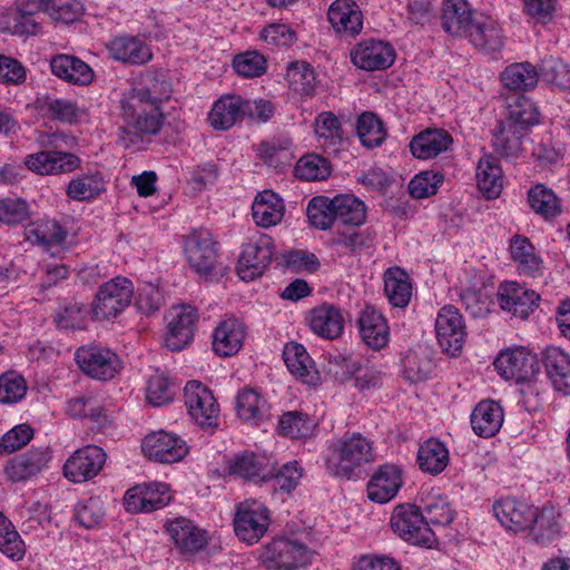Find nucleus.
Returning <instances> with one entry per match:
<instances>
[{
  "instance_id": "obj_1",
  "label": "nucleus",
  "mask_w": 570,
  "mask_h": 570,
  "mask_svg": "<svg viewBox=\"0 0 570 570\" xmlns=\"http://www.w3.org/2000/svg\"><path fill=\"white\" fill-rule=\"evenodd\" d=\"M373 460L372 443L361 433H353L334 444L325 466L333 476L351 479L356 474V470Z\"/></svg>"
},
{
  "instance_id": "obj_2",
  "label": "nucleus",
  "mask_w": 570,
  "mask_h": 570,
  "mask_svg": "<svg viewBox=\"0 0 570 570\" xmlns=\"http://www.w3.org/2000/svg\"><path fill=\"white\" fill-rule=\"evenodd\" d=\"M121 117L126 126L119 128L118 141L128 148L136 142L138 138L146 135H157L164 122V115L159 106H147L137 104L134 108L128 107V100L121 99Z\"/></svg>"
},
{
  "instance_id": "obj_3",
  "label": "nucleus",
  "mask_w": 570,
  "mask_h": 570,
  "mask_svg": "<svg viewBox=\"0 0 570 570\" xmlns=\"http://www.w3.org/2000/svg\"><path fill=\"white\" fill-rule=\"evenodd\" d=\"M392 530L404 541L419 547L432 548L436 538L426 520L414 504L397 505L391 517Z\"/></svg>"
},
{
  "instance_id": "obj_4",
  "label": "nucleus",
  "mask_w": 570,
  "mask_h": 570,
  "mask_svg": "<svg viewBox=\"0 0 570 570\" xmlns=\"http://www.w3.org/2000/svg\"><path fill=\"white\" fill-rule=\"evenodd\" d=\"M134 292L132 282L126 277L117 276L104 283L92 303V317L95 320L117 317L131 303Z\"/></svg>"
},
{
  "instance_id": "obj_5",
  "label": "nucleus",
  "mask_w": 570,
  "mask_h": 570,
  "mask_svg": "<svg viewBox=\"0 0 570 570\" xmlns=\"http://www.w3.org/2000/svg\"><path fill=\"white\" fill-rule=\"evenodd\" d=\"M312 554L304 543L278 538L265 546L261 560L268 570H295L309 563Z\"/></svg>"
},
{
  "instance_id": "obj_6",
  "label": "nucleus",
  "mask_w": 570,
  "mask_h": 570,
  "mask_svg": "<svg viewBox=\"0 0 570 570\" xmlns=\"http://www.w3.org/2000/svg\"><path fill=\"white\" fill-rule=\"evenodd\" d=\"M75 360L85 375L102 382L115 379L122 368L120 357L101 346H81L76 351Z\"/></svg>"
},
{
  "instance_id": "obj_7",
  "label": "nucleus",
  "mask_w": 570,
  "mask_h": 570,
  "mask_svg": "<svg viewBox=\"0 0 570 570\" xmlns=\"http://www.w3.org/2000/svg\"><path fill=\"white\" fill-rule=\"evenodd\" d=\"M184 397L190 417L203 430L213 431L217 426L219 406L212 391L198 381H189Z\"/></svg>"
},
{
  "instance_id": "obj_8",
  "label": "nucleus",
  "mask_w": 570,
  "mask_h": 570,
  "mask_svg": "<svg viewBox=\"0 0 570 570\" xmlns=\"http://www.w3.org/2000/svg\"><path fill=\"white\" fill-rule=\"evenodd\" d=\"M274 255V242L266 234H261L256 239L244 245L237 263V274L250 282L261 277L271 264Z\"/></svg>"
},
{
  "instance_id": "obj_9",
  "label": "nucleus",
  "mask_w": 570,
  "mask_h": 570,
  "mask_svg": "<svg viewBox=\"0 0 570 570\" xmlns=\"http://www.w3.org/2000/svg\"><path fill=\"white\" fill-rule=\"evenodd\" d=\"M494 366L503 379L514 380L517 383L530 381L540 372L537 355L524 347L501 352Z\"/></svg>"
},
{
  "instance_id": "obj_10",
  "label": "nucleus",
  "mask_w": 570,
  "mask_h": 570,
  "mask_svg": "<svg viewBox=\"0 0 570 570\" xmlns=\"http://www.w3.org/2000/svg\"><path fill=\"white\" fill-rule=\"evenodd\" d=\"M436 340L442 351L458 356L466 337L465 324L459 309L446 305L440 309L435 320Z\"/></svg>"
},
{
  "instance_id": "obj_11",
  "label": "nucleus",
  "mask_w": 570,
  "mask_h": 570,
  "mask_svg": "<svg viewBox=\"0 0 570 570\" xmlns=\"http://www.w3.org/2000/svg\"><path fill=\"white\" fill-rule=\"evenodd\" d=\"M141 450L149 460L160 463L178 462L188 453V446L180 436L164 430L146 435Z\"/></svg>"
},
{
  "instance_id": "obj_12",
  "label": "nucleus",
  "mask_w": 570,
  "mask_h": 570,
  "mask_svg": "<svg viewBox=\"0 0 570 570\" xmlns=\"http://www.w3.org/2000/svg\"><path fill=\"white\" fill-rule=\"evenodd\" d=\"M171 94V85L166 75L156 70H147L139 77L138 83L131 92L122 99L128 100V109L137 104L159 106Z\"/></svg>"
},
{
  "instance_id": "obj_13",
  "label": "nucleus",
  "mask_w": 570,
  "mask_h": 570,
  "mask_svg": "<svg viewBox=\"0 0 570 570\" xmlns=\"http://www.w3.org/2000/svg\"><path fill=\"white\" fill-rule=\"evenodd\" d=\"M185 254L197 274L210 275L217 263V248L212 233L200 229L188 235L185 240Z\"/></svg>"
},
{
  "instance_id": "obj_14",
  "label": "nucleus",
  "mask_w": 570,
  "mask_h": 570,
  "mask_svg": "<svg viewBox=\"0 0 570 570\" xmlns=\"http://www.w3.org/2000/svg\"><path fill=\"white\" fill-rule=\"evenodd\" d=\"M167 321L165 344L170 351H181L194 338L198 321L197 309L193 306L174 307L168 314Z\"/></svg>"
},
{
  "instance_id": "obj_15",
  "label": "nucleus",
  "mask_w": 570,
  "mask_h": 570,
  "mask_svg": "<svg viewBox=\"0 0 570 570\" xmlns=\"http://www.w3.org/2000/svg\"><path fill=\"white\" fill-rule=\"evenodd\" d=\"M106 462L105 451L97 445H87L77 450L65 463V476L80 483L95 478Z\"/></svg>"
},
{
  "instance_id": "obj_16",
  "label": "nucleus",
  "mask_w": 570,
  "mask_h": 570,
  "mask_svg": "<svg viewBox=\"0 0 570 570\" xmlns=\"http://www.w3.org/2000/svg\"><path fill=\"white\" fill-rule=\"evenodd\" d=\"M24 164L39 175H63L80 168L81 159L72 153L51 149L27 156Z\"/></svg>"
},
{
  "instance_id": "obj_17",
  "label": "nucleus",
  "mask_w": 570,
  "mask_h": 570,
  "mask_svg": "<svg viewBox=\"0 0 570 570\" xmlns=\"http://www.w3.org/2000/svg\"><path fill=\"white\" fill-rule=\"evenodd\" d=\"M48 448H31L7 461L3 472L11 482H22L39 474L50 461Z\"/></svg>"
},
{
  "instance_id": "obj_18",
  "label": "nucleus",
  "mask_w": 570,
  "mask_h": 570,
  "mask_svg": "<svg viewBox=\"0 0 570 570\" xmlns=\"http://www.w3.org/2000/svg\"><path fill=\"white\" fill-rule=\"evenodd\" d=\"M353 63L364 70H382L389 68L395 59L393 47L381 40H364L351 51Z\"/></svg>"
},
{
  "instance_id": "obj_19",
  "label": "nucleus",
  "mask_w": 570,
  "mask_h": 570,
  "mask_svg": "<svg viewBox=\"0 0 570 570\" xmlns=\"http://www.w3.org/2000/svg\"><path fill=\"white\" fill-rule=\"evenodd\" d=\"M497 296L502 309L521 318L529 316L540 298L535 292L527 289L515 282L501 284Z\"/></svg>"
},
{
  "instance_id": "obj_20",
  "label": "nucleus",
  "mask_w": 570,
  "mask_h": 570,
  "mask_svg": "<svg viewBox=\"0 0 570 570\" xmlns=\"http://www.w3.org/2000/svg\"><path fill=\"white\" fill-rule=\"evenodd\" d=\"M402 487V471L395 464L380 465L367 483V498L376 503L392 500Z\"/></svg>"
},
{
  "instance_id": "obj_21",
  "label": "nucleus",
  "mask_w": 570,
  "mask_h": 570,
  "mask_svg": "<svg viewBox=\"0 0 570 570\" xmlns=\"http://www.w3.org/2000/svg\"><path fill=\"white\" fill-rule=\"evenodd\" d=\"M453 144V138L445 129L426 128L413 136L409 148L417 159H431L446 151Z\"/></svg>"
},
{
  "instance_id": "obj_22",
  "label": "nucleus",
  "mask_w": 570,
  "mask_h": 570,
  "mask_svg": "<svg viewBox=\"0 0 570 570\" xmlns=\"http://www.w3.org/2000/svg\"><path fill=\"white\" fill-rule=\"evenodd\" d=\"M333 29L346 37H355L363 27L362 12L352 0H335L327 12Z\"/></svg>"
},
{
  "instance_id": "obj_23",
  "label": "nucleus",
  "mask_w": 570,
  "mask_h": 570,
  "mask_svg": "<svg viewBox=\"0 0 570 570\" xmlns=\"http://www.w3.org/2000/svg\"><path fill=\"white\" fill-rule=\"evenodd\" d=\"M465 38L476 48L487 52L499 51L503 47L502 31L494 19L476 13Z\"/></svg>"
},
{
  "instance_id": "obj_24",
  "label": "nucleus",
  "mask_w": 570,
  "mask_h": 570,
  "mask_svg": "<svg viewBox=\"0 0 570 570\" xmlns=\"http://www.w3.org/2000/svg\"><path fill=\"white\" fill-rule=\"evenodd\" d=\"M534 508L514 499H502L493 504L498 521L508 530L519 532L528 529L533 519Z\"/></svg>"
},
{
  "instance_id": "obj_25",
  "label": "nucleus",
  "mask_w": 570,
  "mask_h": 570,
  "mask_svg": "<svg viewBox=\"0 0 570 570\" xmlns=\"http://www.w3.org/2000/svg\"><path fill=\"white\" fill-rule=\"evenodd\" d=\"M52 73L73 85L88 86L94 81L91 67L76 56L59 53L50 59Z\"/></svg>"
},
{
  "instance_id": "obj_26",
  "label": "nucleus",
  "mask_w": 570,
  "mask_h": 570,
  "mask_svg": "<svg viewBox=\"0 0 570 570\" xmlns=\"http://www.w3.org/2000/svg\"><path fill=\"white\" fill-rule=\"evenodd\" d=\"M542 363L553 387L570 395V354L556 346H548L542 352Z\"/></svg>"
},
{
  "instance_id": "obj_27",
  "label": "nucleus",
  "mask_w": 570,
  "mask_h": 570,
  "mask_svg": "<svg viewBox=\"0 0 570 570\" xmlns=\"http://www.w3.org/2000/svg\"><path fill=\"white\" fill-rule=\"evenodd\" d=\"M245 325L237 318L222 321L213 333V350L224 357L235 355L242 347L245 338Z\"/></svg>"
},
{
  "instance_id": "obj_28",
  "label": "nucleus",
  "mask_w": 570,
  "mask_h": 570,
  "mask_svg": "<svg viewBox=\"0 0 570 570\" xmlns=\"http://www.w3.org/2000/svg\"><path fill=\"white\" fill-rule=\"evenodd\" d=\"M476 13L466 0H445L441 17L442 28L452 36L465 38Z\"/></svg>"
},
{
  "instance_id": "obj_29",
  "label": "nucleus",
  "mask_w": 570,
  "mask_h": 570,
  "mask_svg": "<svg viewBox=\"0 0 570 570\" xmlns=\"http://www.w3.org/2000/svg\"><path fill=\"white\" fill-rule=\"evenodd\" d=\"M358 330L364 343L373 350L384 347L389 341V327L383 315L367 306L358 318Z\"/></svg>"
},
{
  "instance_id": "obj_30",
  "label": "nucleus",
  "mask_w": 570,
  "mask_h": 570,
  "mask_svg": "<svg viewBox=\"0 0 570 570\" xmlns=\"http://www.w3.org/2000/svg\"><path fill=\"white\" fill-rule=\"evenodd\" d=\"M284 212L283 199L272 190L259 193L252 205L253 219L258 226L264 228L281 223Z\"/></svg>"
},
{
  "instance_id": "obj_31",
  "label": "nucleus",
  "mask_w": 570,
  "mask_h": 570,
  "mask_svg": "<svg viewBox=\"0 0 570 570\" xmlns=\"http://www.w3.org/2000/svg\"><path fill=\"white\" fill-rule=\"evenodd\" d=\"M243 119L242 97L237 95L223 96L208 114V122L215 130H228Z\"/></svg>"
},
{
  "instance_id": "obj_32",
  "label": "nucleus",
  "mask_w": 570,
  "mask_h": 570,
  "mask_svg": "<svg viewBox=\"0 0 570 570\" xmlns=\"http://www.w3.org/2000/svg\"><path fill=\"white\" fill-rule=\"evenodd\" d=\"M267 525L268 517L263 511L238 510L234 519L236 535L248 544L256 543L266 532Z\"/></svg>"
},
{
  "instance_id": "obj_33",
  "label": "nucleus",
  "mask_w": 570,
  "mask_h": 570,
  "mask_svg": "<svg viewBox=\"0 0 570 570\" xmlns=\"http://www.w3.org/2000/svg\"><path fill=\"white\" fill-rule=\"evenodd\" d=\"M503 422V410L494 401H482L471 414V425L475 434L482 438L493 436Z\"/></svg>"
},
{
  "instance_id": "obj_34",
  "label": "nucleus",
  "mask_w": 570,
  "mask_h": 570,
  "mask_svg": "<svg viewBox=\"0 0 570 570\" xmlns=\"http://www.w3.org/2000/svg\"><path fill=\"white\" fill-rule=\"evenodd\" d=\"M283 358L289 372L304 383L309 385L317 383L318 373L314 370L313 361L302 344L287 343L283 351Z\"/></svg>"
},
{
  "instance_id": "obj_35",
  "label": "nucleus",
  "mask_w": 570,
  "mask_h": 570,
  "mask_svg": "<svg viewBox=\"0 0 570 570\" xmlns=\"http://www.w3.org/2000/svg\"><path fill=\"white\" fill-rule=\"evenodd\" d=\"M309 326L318 336L333 340L343 331V316L334 305L323 304L311 311Z\"/></svg>"
},
{
  "instance_id": "obj_36",
  "label": "nucleus",
  "mask_w": 570,
  "mask_h": 570,
  "mask_svg": "<svg viewBox=\"0 0 570 570\" xmlns=\"http://www.w3.org/2000/svg\"><path fill=\"white\" fill-rule=\"evenodd\" d=\"M109 52L116 60L129 65H142L151 59L149 47L137 37H117L110 41Z\"/></svg>"
},
{
  "instance_id": "obj_37",
  "label": "nucleus",
  "mask_w": 570,
  "mask_h": 570,
  "mask_svg": "<svg viewBox=\"0 0 570 570\" xmlns=\"http://www.w3.org/2000/svg\"><path fill=\"white\" fill-rule=\"evenodd\" d=\"M476 184L480 191L489 199L500 196L503 187L502 168L495 157H482L476 167Z\"/></svg>"
},
{
  "instance_id": "obj_38",
  "label": "nucleus",
  "mask_w": 570,
  "mask_h": 570,
  "mask_svg": "<svg viewBox=\"0 0 570 570\" xmlns=\"http://www.w3.org/2000/svg\"><path fill=\"white\" fill-rule=\"evenodd\" d=\"M510 250L520 273L529 277L542 275V259L535 254L534 246L527 237L515 235L511 240Z\"/></svg>"
},
{
  "instance_id": "obj_39",
  "label": "nucleus",
  "mask_w": 570,
  "mask_h": 570,
  "mask_svg": "<svg viewBox=\"0 0 570 570\" xmlns=\"http://www.w3.org/2000/svg\"><path fill=\"white\" fill-rule=\"evenodd\" d=\"M167 531L175 544L184 551L195 552L206 544L205 533L188 519L170 521Z\"/></svg>"
},
{
  "instance_id": "obj_40",
  "label": "nucleus",
  "mask_w": 570,
  "mask_h": 570,
  "mask_svg": "<svg viewBox=\"0 0 570 570\" xmlns=\"http://www.w3.org/2000/svg\"><path fill=\"white\" fill-rule=\"evenodd\" d=\"M230 473L237 474L245 480L253 482L269 481V475L273 474V466L267 458L258 456L256 454H243L237 456L229 464Z\"/></svg>"
},
{
  "instance_id": "obj_41",
  "label": "nucleus",
  "mask_w": 570,
  "mask_h": 570,
  "mask_svg": "<svg viewBox=\"0 0 570 570\" xmlns=\"http://www.w3.org/2000/svg\"><path fill=\"white\" fill-rule=\"evenodd\" d=\"M105 191V180L99 171L75 176L66 186V195L75 202H89Z\"/></svg>"
},
{
  "instance_id": "obj_42",
  "label": "nucleus",
  "mask_w": 570,
  "mask_h": 570,
  "mask_svg": "<svg viewBox=\"0 0 570 570\" xmlns=\"http://www.w3.org/2000/svg\"><path fill=\"white\" fill-rule=\"evenodd\" d=\"M384 292L395 307H405L412 296V284L405 271L400 267L387 268L384 273Z\"/></svg>"
},
{
  "instance_id": "obj_43",
  "label": "nucleus",
  "mask_w": 570,
  "mask_h": 570,
  "mask_svg": "<svg viewBox=\"0 0 570 570\" xmlns=\"http://www.w3.org/2000/svg\"><path fill=\"white\" fill-rule=\"evenodd\" d=\"M417 464L423 472L436 475L448 466L449 451L441 441L431 438L420 445Z\"/></svg>"
},
{
  "instance_id": "obj_44",
  "label": "nucleus",
  "mask_w": 570,
  "mask_h": 570,
  "mask_svg": "<svg viewBox=\"0 0 570 570\" xmlns=\"http://www.w3.org/2000/svg\"><path fill=\"white\" fill-rule=\"evenodd\" d=\"M558 513L552 505H544L540 512L533 510V519L528 529L531 538L541 544L554 540L559 534Z\"/></svg>"
},
{
  "instance_id": "obj_45",
  "label": "nucleus",
  "mask_w": 570,
  "mask_h": 570,
  "mask_svg": "<svg viewBox=\"0 0 570 570\" xmlns=\"http://www.w3.org/2000/svg\"><path fill=\"white\" fill-rule=\"evenodd\" d=\"M334 216L343 225L360 226L366 219V208L354 195L343 194L333 197Z\"/></svg>"
},
{
  "instance_id": "obj_46",
  "label": "nucleus",
  "mask_w": 570,
  "mask_h": 570,
  "mask_svg": "<svg viewBox=\"0 0 570 570\" xmlns=\"http://www.w3.org/2000/svg\"><path fill=\"white\" fill-rule=\"evenodd\" d=\"M317 424L306 413L289 411L284 413L278 421L279 434L289 439H302L313 435Z\"/></svg>"
},
{
  "instance_id": "obj_47",
  "label": "nucleus",
  "mask_w": 570,
  "mask_h": 570,
  "mask_svg": "<svg viewBox=\"0 0 570 570\" xmlns=\"http://www.w3.org/2000/svg\"><path fill=\"white\" fill-rule=\"evenodd\" d=\"M503 85L512 90H530L538 83V72L530 62L513 63L501 75Z\"/></svg>"
},
{
  "instance_id": "obj_48",
  "label": "nucleus",
  "mask_w": 570,
  "mask_h": 570,
  "mask_svg": "<svg viewBox=\"0 0 570 570\" xmlns=\"http://www.w3.org/2000/svg\"><path fill=\"white\" fill-rule=\"evenodd\" d=\"M37 108L51 120L72 122L78 118L77 104L68 99H59L46 95L37 99Z\"/></svg>"
},
{
  "instance_id": "obj_49",
  "label": "nucleus",
  "mask_w": 570,
  "mask_h": 570,
  "mask_svg": "<svg viewBox=\"0 0 570 570\" xmlns=\"http://www.w3.org/2000/svg\"><path fill=\"white\" fill-rule=\"evenodd\" d=\"M528 202L535 214L550 219L561 213V205L552 189L542 184L531 187L528 191Z\"/></svg>"
},
{
  "instance_id": "obj_50",
  "label": "nucleus",
  "mask_w": 570,
  "mask_h": 570,
  "mask_svg": "<svg viewBox=\"0 0 570 570\" xmlns=\"http://www.w3.org/2000/svg\"><path fill=\"white\" fill-rule=\"evenodd\" d=\"M356 132L362 145L367 148L380 146L386 138L382 120L371 111H365L357 118Z\"/></svg>"
},
{
  "instance_id": "obj_51",
  "label": "nucleus",
  "mask_w": 570,
  "mask_h": 570,
  "mask_svg": "<svg viewBox=\"0 0 570 570\" xmlns=\"http://www.w3.org/2000/svg\"><path fill=\"white\" fill-rule=\"evenodd\" d=\"M315 132L323 139L325 148L333 153L338 150L343 140V131L338 118L333 112H322L315 121Z\"/></svg>"
},
{
  "instance_id": "obj_52",
  "label": "nucleus",
  "mask_w": 570,
  "mask_h": 570,
  "mask_svg": "<svg viewBox=\"0 0 570 570\" xmlns=\"http://www.w3.org/2000/svg\"><path fill=\"white\" fill-rule=\"evenodd\" d=\"M330 175V161L317 154H307L301 157L295 166V176L302 180H322Z\"/></svg>"
},
{
  "instance_id": "obj_53",
  "label": "nucleus",
  "mask_w": 570,
  "mask_h": 570,
  "mask_svg": "<svg viewBox=\"0 0 570 570\" xmlns=\"http://www.w3.org/2000/svg\"><path fill=\"white\" fill-rule=\"evenodd\" d=\"M266 402L261 395L249 387L238 392L236 397V411L244 421H256L265 413Z\"/></svg>"
},
{
  "instance_id": "obj_54",
  "label": "nucleus",
  "mask_w": 570,
  "mask_h": 570,
  "mask_svg": "<svg viewBox=\"0 0 570 570\" xmlns=\"http://www.w3.org/2000/svg\"><path fill=\"white\" fill-rule=\"evenodd\" d=\"M504 121L508 130L515 128L525 135L531 126L539 122V112L530 100L523 99L511 107Z\"/></svg>"
},
{
  "instance_id": "obj_55",
  "label": "nucleus",
  "mask_w": 570,
  "mask_h": 570,
  "mask_svg": "<svg viewBox=\"0 0 570 570\" xmlns=\"http://www.w3.org/2000/svg\"><path fill=\"white\" fill-rule=\"evenodd\" d=\"M307 217L313 226L326 230L336 222L333 198L326 196L313 197L307 205Z\"/></svg>"
},
{
  "instance_id": "obj_56",
  "label": "nucleus",
  "mask_w": 570,
  "mask_h": 570,
  "mask_svg": "<svg viewBox=\"0 0 570 570\" xmlns=\"http://www.w3.org/2000/svg\"><path fill=\"white\" fill-rule=\"evenodd\" d=\"M505 127V121H501L492 141L494 151L501 157H517L521 149V139L524 137V134L515 128L508 130Z\"/></svg>"
},
{
  "instance_id": "obj_57",
  "label": "nucleus",
  "mask_w": 570,
  "mask_h": 570,
  "mask_svg": "<svg viewBox=\"0 0 570 570\" xmlns=\"http://www.w3.org/2000/svg\"><path fill=\"white\" fill-rule=\"evenodd\" d=\"M433 370L434 364L426 354L409 353L403 360V377L410 383L426 381Z\"/></svg>"
},
{
  "instance_id": "obj_58",
  "label": "nucleus",
  "mask_w": 570,
  "mask_h": 570,
  "mask_svg": "<svg viewBox=\"0 0 570 570\" xmlns=\"http://www.w3.org/2000/svg\"><path fill=\"white\" fill-rule=\"evenodd\" d=\"M41 245H62L67 238V230L57 220H47L27 229V239Z\"/></svg>"
},
{
  "instance_id": "obj_59",
  "label": "nucleus",
  "mask_w": 570,
  "mask_h": 570,
  "mask_svg": "<svg viewBox=\"0 0 570 570\" xmlns=\"http://www.w3.org/2000/svg\"><path fill=\"white\" fill-rule=\"evenodd\" d=\"M175 395V386L164 374H155L148 380L146 399L153 406H163L169 403Z\"/></svg>"
},
{
  "instance_id": "obj_60",
  "label": "nucleus",
  "mask_w": 570,
  "mask_h": 570,
  "mask_svg": "<svg viewBox=\"0 0 570 570\" xmlns=\"http://www.w3.org/2000/svg\"><path fill=\"white\" fill-rule=\"evenodd\" d=\"M543 79L562 90H570V65L559 58L549 57L542 60Z\"/></svg>"
},
{
  "instance_id": "obj_61",
  "label": "nucleus",
  "mask_w": 570,
  "mask_h": 570,
  "mask_svg": "<svg viewBox=\"0 0 570 570\" xmlns=\"http://www.w3.org/2000/svg\"><path fill=\"white\" fill-rule=\"evenodd\" d=\"M0 551L12 560L24 556L23 541L11 523L0 513Z\"/></svg>"
},
{
  "instance_id": "obj_62",
  "label": "nucleus",
  "mask_w": 570,
  "mask_h": 570,
  "mask_svg": "<svg viewBox=\"0 0 570 570\" xmlns=\"http://www.w3.org/2000/svg\"><path fill=\"white\" fill-rule=\"evenodd\" d=\"M233 68L244 78L259 77L266 72V59L257 51H247L236 55Z\"/></svg>"
},
{
  "instance_id": "obj_63",
  "label": "nucleus",
  "mask_w": 570,
  "mask_h": 570,
  "mask_svg": "<svg viewBox=\"0 0 570 570\" xmlns=\"http://www.w3.org/2000/svg\"><path fill=\"white\" fill-rule=\"evenodd\" d=\"M443 180V176L439 173L421 171L409 183V193L416 199L426 198L438 193V186Z\"/></svg>"
},
{
  "instance_id": "obj_64",
  "label": "nucleus",
  "mask_w": 570,
  "mask_h": 570,
  "mask_svg": "<svg viewBox=\"0 0 570 570\" xmlns=\"http://www.w3.org/2000/svg\"><path fill=\"white\" fill-rule=\"evenodd\" d=\"M424 518L428 525H448L454 519L450 503L444 497L431 498L424 505Z\"/></svg>"
}]
</instances>
